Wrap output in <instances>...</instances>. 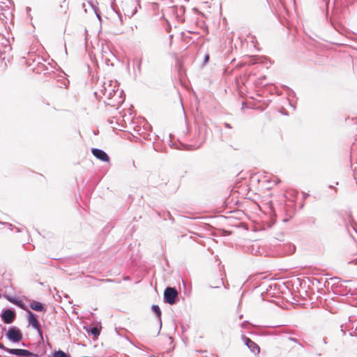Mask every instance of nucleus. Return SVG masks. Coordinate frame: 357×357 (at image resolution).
Masks as SVG:
<instances>
[{
	"instance_id": "nucleus-1",
	"label": "nucleus",
	"mask_w": 357,
	"mask_h": 357,
	"mask_svg": "<svg viewBox=\"0 0 357 357\" xmlns=\"http://www.w3.org/2000/svg\"><path fill=\"white\" fill-rule=\"evenodd\" d=\"M164 301L169 305H174L176 302L178 291L176 288L167 287L163 293Z\"/></svg>"
},
{
	"instance_id": "nucleus-2",
	"label": "nucleus",
	"mask_w": 357,
	"mask_h": 357,
	"mask_svg": "<svg viewBox=\"0 0 357 357\" xmlns=\"http://www.w3.org/2000/svg\"><path fill=\"white\" fill-rule=\"evenodd\" d=\"M8 337L13 342H20L22 339V335L20 330L11 328L8 333Z\"/></svg>"
},
{
	"instance_id": "nucleus-3",
	"label": "nucleus",
	"mask_w": 357,
	"mask_h": 357,
	"mask_svg": "<svg viewBox=\"0 0 357 357\" xmlns=\"http://www.w3.org/2000/svg\"><path fill=\"white\" fill-rule=\"evenodd\" d=\"M28 314H29V324L32 326L33 328L38 330V333L42 335V331L40 328V325L38 323V321L36 319V316L34 314L30 311L28 310Z\"/></svg>"
},
{
	"instance_id": "nucleus-4",
	"label": "nucleus",
	"mask_w": 357,
	"mask_h": 357,
	"mask_svg": "<svg viewBox=\"0 0 357 357\" xmlns=\"http://www.w3.org/2000/svg\"><path fill=\"white\" fill-rule=\"evenodd\" d=\"M92 154L98 159L103 162H108L109 160L107 153L104 151L99 149H93L92 150Z\"/></svg>"
},
{
	"instance_id": "nucleus-5",
	"label": "nucleus",
	"mask_w": 357,
	"mask_h": 357,
	"mask_svg": "<svg viewBox=\"0 0 357 357\" xmlns=\"http://www.w3.org/2000/svg\"><path fill=\"white\" fill-rule=\"evenodd\" d=\"M2 317L4 322L8 324L13 322L15 317V313L13 310L8 309L4 311Z\"/></svg>"
},
{
	"instance_id": "nucleus-6",
	"label": "nucleus",
	"mask_w": 357,
	"mask_h": 357,
	"mask_svg": "<svg viewBox=\"0 0 357 357\" xmlns=\"http://www.w3.org/2000/svg\"><path fill=\"white\" fill-rule=\"evenodd\" d=\"M245 344L251 350V351L254 354H259L260 351V348L259 345L255 342L250 340L249 338H245Z\"/></svg>"
},
{
	"instance_id": "nucleus-7",
	"label": "nucleus",
	"mask_w": 357,
	"mask_h": 357,
	"mask_svg": "<svg viewBox=\"0 0 357 357\" xmlns=\"http://www.w3.org/2000/svg\"><path fill=\"white\" fill-rule=\"evenodd\" d=\"M29 306L32 310L38 311V312H45V310H46L44 305L38 301H32L30 303Z\"/></svg>"
},
{
	"instance_id": "nucleus-8",
	"label": "nucleus",
	"mask_w": 357,
	"mask_h": 357,
	"mask_svg": "<svg viewBox=\"0 0 357 357\" xmlns=\"http://www.w3.org/2000/svg\"><path fill=\"white\" fill-rule=\"evenodd\" d=\"M10 353L17 356H22L28 357L31 355V352L26 349H10Z\"/></svg>"
},
{
	"instance_id": "nucleus-9",
	"label": "nucleus",
	"mask_w": 357,
	"mask_h": 357,
	"mask_svg": "<svg viewBox=\"0 0 357 357\" xmlns=\"http://www.w3.org/2000/svg\"><path fill=\"white\" fill-rule=\"evenodd\" d=\"M53 357H70L69 355L66 354L64 351L59 350L56 351L53 353Z\"/></svg>"
},
{
	"instance_id": "nucleus-10",
	"label": "nucleus",
	"mask_w": 357,
	"mask_h": 357,
	"mask_svg": "<svg viewBox=\"0 0 357 357\" xmlns=\"http://www.w3.org/2000/svg\"><path fill=\"white\" fill-rule=\"evenodd\" d=\"M90 332L92 335H94L95 337H97L100 333V328H98L97 326L92 327L90 329Z\"/></svg>"
},
{
	"instance_id": "nucleus-11",
	"label": "nucleus",
	"mask_w": 357,
	"mask_h": 357,
	"mask_svg": "<svg viewBox=\"0 0 357 357\" xmlns=\"http://www.w3.org/2000/svg\"><path fill=\"white\" fill-rule=\"evenodd\" d=\"M152 310L156 314L157 317L160 318L161 315V311L160 307L158 305H153L152 307Z\"/></svg>"
},
{
	"instance_id": "nucleus-12",
	"label": "nucleus",
	"mask_w": 357,
	"mask_h": 357,
	"mask_svg": "<svg viewBox=\"0 0 357 357\" xmlns=\"http://www.w3.org/2000/svg\"><path fill=\"white\" fill-rule=\"evenodd\" d=\"M357 253V245L356 243L354 244V245L351 248V252L349 255H354Z\"/></svg>"
},
{
	"instance_id": "nucleus-13",
	"label": "nucleus",
	"mask_w": 357,
	"mask_h": 357,
	"mask_svg": "<svg viewBox=\"0 0 357 357\" xmlns=\"http://www.w3.org/2000/svg\"><path fill=\"white\" fill-rule=\"evenodd\" d=\"M8 300L9 301H10L11 303H14V304H16V305H17L18 306H20V307H23V308H24V307H23V305H22L20 304V302L15 301H13V299L10 298H8Z\"/></svg>"
},
{
	"instance_id": "nucleus-14",
	"label": "nucleus",
	"mask_w": 357,
	"mask_h": 357,
	"mask_svg": "<svg viewBox=\"0 0 357 357\" xmlns=\"http://www.w3.org/2000/svg\"><path fill=\"white\" fill-rule=\"evenodd\" d=\"M350 263L351 264H354L356 265H357V257H356L355 259H352Z\"/></svg>"
},
{
	"instance_id": "nucleus-15",
	"label": "nucleus",
	"mask_w": 357,
	"mask_h": 357,
	"mask_svg": "<svg viewBox=\"0 0 357 357\" xmlns=\"http://www.w3.org/2000/svg\"><path fill=\"white\" fill-rule=\"evenodd\" d=\"M3 347V345L1 343H0V348H2Z\"/></svg>"
},
{
	"instance_id": "nucleus-16",
	"label": "nucleus",
	"mask_w": 357,
	"mask_h": 357,
	"mask_svg": "<svg viewBox=\"0 0 357 357\" xmlns=\"http://www.w3.org/2000/svg\"><path fill=\"white\" fill-rule=\"evenodd\" d=\"M0 298H1V295H0Z\"/></svg>"
}]
</instances>
